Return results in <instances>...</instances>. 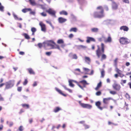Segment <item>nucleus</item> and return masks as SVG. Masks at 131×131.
I'll list each match as a JSON object with an SVG mask.
<instances>
[{
  "instance_id": "obj_10",
  "label": "nucleus",
  "mask_w": 131,
  "mask_h": 131,
  "mask_svg": "<svg viewBox=\"0 0 131 131\" xmlns=\"http://www.w3.org/2000/svg\"><path fill=\"white\" fill-rule=\"evenodd\" d=\"M30 4L32 6H42V5L36 3L35 0H29Z\"/></svg>"
},
{
  "instance_id": "obj_55",
  "label": "nucleus",
  "mask_w": 131,
  "mask_h": 131,
  "mask_svg": "<svg viewBox=\"0 0 131 131\" xmlns=\"http://www.w3.org/2000/svg\"><path fill=\"white\" fill-rule=\"evenodd\" d=\"M19 130L20 131H22L23 130V127L21 126H20L19 128Z\"/></svg>"
},
{
  "instance_id": "obj_14",
  "label": "nucleus",
  "mask_w": 131,
  "mask_h": 131,
  "mask_svg": "<svg viewBox=\"0 0 131 131\" xmlns=\"http://www.w3.org/2000/svg\"><path fill=\"white\" fill-rule=\"evenodd\" d=\"M58 21L60 23H63L67 21V19H66L63 18L62 17H60L58 18Z\"/></svg>"
},
{
  "instance_id": "obj_3",
  "label": "nucleus",
  "mask_w": 131,
  "mask_h": 131,
  "mask_svg": "<svg viewBox=\"0 0 131 131\" xmlns=\"http://www.w3.org/2000/svg\"><path fill=\"white\" fill-rule=\"evenodd\" d=\"M101 50H100L99 47L98 46V49L96 51V54L99 58L101 55L104 52V48L105 45L103 43H101Z\"/></svg>"
},
{
  "instance_id": "obj_23",
  "label": "nucleus",
  "mask_w": 131,
  "mask_h": 131,
  "mask_svg": "<svg viewBox=\"0 0 131 131\" xmlns=\"http://www.w3.org/2000/svg\"><path fill=\"white\" fill-rule=\"evenodd\" d=\"M28 70L30 74H35V72L31 68L28 69Z\"/></svg>"
},
{
  "instance_id": "obj_6",
  "label": "nucleus",
  "mask_w": 131,
  "mask_h": 131,
  "mask_svg": "<svg viewBox=\"0 0 131 131\" xmlns=\"http://www.w3.org/2000/svg\"><path fill=\"white\" fill-rule=\"evenodd\" d=\"M39 25L41 28V30L44 32L46 31V25L42 22L39 23Z\"/></svg>"
},
{
  "instance_id": "obj_51",
  "label": "nucleus",
  "mask_w": 131,
  "mask_h": 131,
  "mask_svg": "<svg viewBox=\"0 0 131 131\" xmlns=\"http://www.w3.org/2000/svg\"><path fill=\"white\" fill-rule=\"evenodd\" d=\"M119 74V76L121 78L123 77L124 76V74H122L121 73Z\"/></svg>"
},
{
  "instance_id": "obj_7",
  "label": "nucleus",
  "mask_w": 131,
  "mask_h": 131,
  "mask_svg": "<svg viewBox=\"0 0 131 131\" xmlns=\"http://www.w3.org/2000/svg\"><path fill=\"white\" fill-rule=\"evenodd\" d=\"M46 12L52 16H55V14L56 12L52 9L50 8L46 10Z\"/></svg>"
},
{
  "instance_id": "obj_8",
  "label": "nucleus",
  "mask_w": 131,
  "mask_h": 131,
  "mask_svg": "<svg viewBox=\"0 0 131 131\" xmlns=\"http://www.w3.org/2000/svg\"><path fill=\"white\" fill-rule=\"evenodd\" d=\"M112 86L114 89L117 91H119L121 88V86L119 84L116 83H114L113 85Z\"/></svg>"
},
{
  "instance_id": "obj_57",
  "label": "nucleus",
  "mask_w": 131,
  "mask_h": 131,
  "mask_svg": "<svg viewBox=\"0 0 131 131\" xmlns=\"http://www.w3.org/2000/svg\"><path fill=\"white\" fill-rule=\"evenodd\" d=\"M37 83L36 82H35L33 84V86H36L37 85Z\"/></svg>"
},
{
  "instance_id": "obj_9",
  "label": "nucleus",
  "mask_w": 131,
  "mask_h": 131,
  "mask_svg": "<svg viewBox=\"0 0 131 131\" xmlns=\"http://www.w3.org/2000/svg\"><path fill=\"white\" fill-rule=\"evenodd\" d=\"M82 107L84 108H86L88 109H91L92 107V106L89 104H82Z\"/></svg>"
},
{
  "instance_id": "obj_62",
  "label": "nucleus",
  "mask_w": 131,
  "mask_h": 131,
  "mask_svg": "<svg viewBox=\"0 0 131 131\" xmlns=\"http://www.w3.org/2000/svg\"><path fill=\"white\" fill-rule=\"evenodd\" d=\"M94 73V71L93 70H92L91 71V73L90 74H88L90 75H92Z\"/></svg>"
},
{
  "instance_id": "obj_19",
  "label": "nucleus",
  "mask_w": 131,
  "mask_h": 131,
  "mask_svg": "<svg viewBox=\"0 0 131 131\" xmlns=\"http://www.w3.org/2000/svg\"><path fill=\"white\" fill-rule=\"evenodd\" d=\"M112 8L114 9H116L117 8V5L114 2H112Z\"/></svg>"
},
{
  "instance_id": "obj_63",
  "label": "nucleus",
  "mask_w": 131,
  "mask_h": 131,
  "mask_svg": "<svg viewBox=\"0 0 131 131\" xmlns=\"http://www.w3.org/2000/svg\"><path fill=\"white\" fill-rule=\"evenodd\" d=\"M4 100L3 98L0 95V101H3Z\"/></svg>"
},
{
  "instance_id": "obj_17",
  "label": "nucleus",
  "mask_w": 131,
  "mask_h": 131,
  "mask_svg": "<svg viewBox=\"0 0 131 131\" xmlns=\"http://www.w3.org/2000/svg\"><path fill=\"white\" fill-rule=\"evenodd\" d=\"M56 90L58 92H59L60 94H61L62 95H63V96H66V95L65 94H63L62 92V91L60 90H59V89L57 88H55Z\"/></svg>"
},
{
  "instance_id": "obj_40",
  "label": "nucleus",
  "mask_w": 131,
  "mask_h": 131,
  "mask_svg": "<svg viewBox=\"0 0 131 131\" xmlns=\"http://www.w3.org/2000/svg\"><path fill=\"white\" fill-rule=\"evenodd\" d=\"M31 30L32 32H35L36 31V29L34 27H32L31 28Z\"/></svg>"
},
{
  "instance_id": "obj_60",
  "label": "nucleus",
  "mask_w": 131,
  "mask_h": 131,
  "mask_svg": "<svg viewBox=\"0 0 131 131\" xmlns=\"http://www.w3.org/2000/svg\"><path fill=\"white\" fill-rule=\"evenodd\" d=\"M84 126L85 129L89 128V126L87 125H84Z\"/></svg>"
},
{
  "instance_id": "obj_26",
  "label": "nucleus",
  "mask_w": 131,
  "mask_h": 131,
  "mask_svg": "<svg viewBox=\"0 0 131 131\" xmlns=\"http://www.w3.org/2000/svg\"><path fill=\"white\" fill-rule=\"evenodd\" d=\"M83 70L85 72L86 74H88V72L90 71V70L88 68H83Z\"/></svg>"
},
{
  "instance_id": "obj_36",
  "label": "nucleus",
  "mask_w": 131,
  "mask_h": 131,
  "mask_svg": "<svg viewBox=\"0 0 131 131\" xmlns=\"http://www.w3.org/2000/svg\"><path fill=\"white\" fill-rule=\"evenodd\" d=\"M101 77H103L105 75V72L104 70H102L101 71Z\"/></svg>"
},
{
  "instance_id": "obj_21",
  "label": "nucleus",
  "mask_w": 131,
  "mask_h": 131,
  "mask_svg": "<svg viewBox=\"0 0 131 131\" xmlns=\"http://www.w3.org/2000/svg\"><path fill=\"white\" fill-rule=\"evenodd\" d=\"M102 85V82H100L97 85V87L95 88V90H97L100 88Z\"/></svg>"
},
{
  "instance_id": "obj_4",
  "label": "nucleus",
  "mask_w": 131,
  "mask_h": 131,
  "mask_svg": "<svg viewBox=\"0 0 131 131\" xmlns=\"http://www.w3.org/2000/svg\"><path fill=\"white\" fill-rule=\"evenodd\" d=\"M15 81L14 80H10L6 82L5 84L6 85L5 89H10L13 87Z\"/></svg>"
},
{
  "instance_id": "obj_18",
  "label": "nucleus",
  "mask_w": 131,
  "mask_h": 131,
  "mask_svg": "<svg viewBox=\"0 0 131 131\" xmlns=\"http://www.w3.org/2000/svg\"><path fill=\"white\" fill-rule=\"evenodd\" d=\"M87 40L86 42L88 43H89L91 41H95V40L94 38L92 37H87Z\"/></svg>"
},
{
  "instance_id": "obj_15",
  "label": "nucleus",
  "mask_w": 131,
  "mask_h": 131,
  "mask_svg": "<svg viewBox=\"0 0 131 131\" xmlns=\"http://www.w3.org/2000/svg\"><path fill=\"white\" fill-rule=\"evenodd\" d=\"M120 29L123 30L124 31H127L128 30L129 28L126 26H122L120 27Z\"/></svg>"
},
{
  "instance_id": "obj_54",
  "label": "nucleus",
  "mask_w": 131,
  "mask_h": 131,
  "mask_svg": "<svg viewBox=\"0 0 131 131\" xmlns=\"http://www.w3.org/2000/svg\"><path fill=\"white\" fill-rule=\"evenodd\" d=\"M77 85L82 89L83 90V88L82 86H81V85H79V83H78V84H77Z\"/></svg>"
},
{
  "instance_id": "obj_39",
  "label": "nucleus",
  "mask_w": 131,
  "mask_h": 131,
  "mask_svg": "<svg viewBox=\"0 0 131 131\" xmlns=\"http://www.w3.org/2000/svg\"><path fill=\"white\" fill-rule=\"evenodd\" d=\"M118 59L117 58H116L114 60V64L115 66H117V62Z\"/></svg>"
},
{
  "instance_id": "obj_59",
  "label": "nucleus",
  "mask_w": 131,
  "mask_h": 131,
  "mask_svg": "<svg viewBox=\"0 0 131 131\" xmlns=\"http://www.w3.org/2000/svg\"><path fill=\"white\" fill-rule=\"evenodd\" d=\"M126 80H121V82H123V83H125L126 82Z\"/></svg>"
},
{
  "instance_id": "obj_16",
  "label": "nucleus",
  "mask_w": 131,
  "mask_h": 131,
  "mask_svg": "<svg viewBox=\"0 0 131 131\" xmlns=\"http://www.w3.org/2000/svg\"><path fill=\"white\" fill-rule=\"evenodd\" d=\"M84 60L87 63L89 64L91 62V59L90 58L88 57L85 56L84 57Z\"/></svg>"
},
{
  "instance_id": "obj_5",
  "label": "nucleus",
  "mask_w": 131,
  "mask_h": 131,
  "mask_svg": "<svg viewBox=\"0 0 131 131\" xmlns=\"http://www.w3.org/2000/svg\"><path fill=\"white\" fill-rule=\"evenodd\" d=\"M119 42L122 44H126L129 43L128 39L124 37L121 38L119 39Z\"/></svg>"
},
{
  "instance_id": "obj_33",
  "label": "nucleus",
  "mask_w": 131,
  "mask_h": 131,
  "mask_svg": "<svg viewBox=\"0 0 131 131\" xmlns=\"http://www.w3.org/2000/svg\"><path fill=\"white\" fill-rule=\"evenodd\" d=\"M46 21L47 23L49 24L52 27L53 29H54V27L52 25L50 21L48 20H46Z\"/></svg>"
},
{
  "instance_id": "obj_46",
  "label": "nucleus",
  "mask_w": 131,
  "mask_h": 131,
  "mask_svg": "<svg viewBox=\"0 0 131 131\" xmlns=\"http://www.w3.org/2000/svg\"><path fill=\"white\" fill-rule=\"evenodd\" d=\"M72 58L73 59H77V57L76 54H74L73 55Z\"/></svg>"
},
{
  "instance_id": "obj_34",
  "label": "nucleus",
  "mask_w": 131,
  "mask_h": 131,
  "mask_svg": "<svg viewBox=\"0 0 131 131\" xmlns=\"http://www.w3.org/2000/svg\"><path fill=\"white\" fill-rule=\"evenodd\" d=\"M92 31L93 32H97L98 31V29L97 28H93L91 29Z\"/></svg>"
},
{
  "instance_id": "obj_30",
  "label": "nucleus",
  "mask_w": 131,
  "mask_h": 131,
  "mask_svg": "<svg viewBox=\"0 0 131 131\" xmlns=\"http://www.w3.org/2000/svg\"><path fill=\"white\" fill-rule=\"evenodd\" d=\"M77 30V29L76 28H72L70 30V31H74L76 32Z\"/></svg>"
},
{
  "instance_id": "obj_50",
  "label": "nucleus",
  "mask_w": 131,
  "mask_h": 131,
  "mask_svg": "<svg viewBox=\"0 0 131 131\" xmlns=\"http://www.w3.org/2000/svg\"><path fill=\"white\" fill-rule=\"evenodd\" d=\"M125 96L126 97L127 99H130V96L128 94H126Z\"/></svg>"
},
{
  "instance_id": "obj_35",
  "label": "nucleus",
  "mask_w": 131,
  "mask_h": 131,
  "mask_svg": "<svg viewBox=\"0 0 131 131\" xmlns=\"http://www.w3.org/2000/svg\"><path fill=\"white\" fill-rule=\"evenodd\" d=\"M57 43L59 44L62 43H64V41L62 39H59L57 41Z\"/></svg>"
},
{
  "instance_id": "obj_27",
  "label": "nucleus",
  "mask_w": 131,
  "mask_h": 131,
  "mask_svg": "<svg viewBox=\"0 0 131 131\" xmlns=\"http://www.w3.org/2000/svg\"><path fill=\"white\" fill-rule=\"evenodd\" d=\"M60 14H63L64 15H67L68 14L67 12L64 10H63L60 12Z\"/></svg>"
},
{
  "instance_id": "obj_52",
  "label": "nucleus",
  "mask_w": 131,
  "mask_h": 131,
  "mask_svg": "<svg viewBox=\"0 0 131 131\" xmlns=\"http://www.w3.org/2000/svg\"><path fill=\"white\" fill-rule=\"evenodd\" d=\"M69 80L71 81V82H74L76 83L77 84H78V82L75 81L71 80Z\"/></svg>"
},
{
  "instance_id": "obj_11",
  "label": "nucleus",
  "mask_w": 131,
  "mask_h": 131,
  "mask_svg": "<svg viewBox=\"0 0 131 131\" xmlns=\"http://www.w3.org/2000/svg\"><path fill=\"white\" fill-rule=\"evenodd\" d=\"M103 39H104V42L105 43L111 42L112 41V39L111 37L110 36H109L107 39H106L105 37L102 38Z\"/></svg>"
},
{
  "instance_id": "obj_45",
  "label": "nucleus",
  "mask_w": 131,
  "mask_h": 131,
  "mask_svg": "<svg viewBox=\"0 0 131 131\" xmlns=\"http://www.w3.org/2000/svg\"><path fill=\"white\" fill-rule=\"evenodd\" d=\"M101 92L100 91H98L96 93V94L97 96H99L101 95Z\"/></svg>"
},
{
  "instance_id": "obj_43",
  "label": "nucleus",
  "mask_w": 131,
  "mask_h": 131,
  "mask_svg": "<svg viewBox=\"0 0 131 131\" xmlns=\"http://www.w3.org/2000/svg\"><path fill=\"white\" fill-rule=\"evenodd\" d=\"M110 92L111 94L113 95H115L116 94V92L114 91H110Z\"/></svg>"
},
{
  "instance_id": "obj_13",
  "label": "nucleus",
  "mask_w": 131,
  "mask_h": 131,
  "mask_svg": "<svg viewBox=\"0 0 131 131\" xmlns=\"http://www.w3.org/2000/svg\"><path fill=\"white\" fill-rule=\"evenodd\" d=\"M101 105V103L99 101L95 103V105L97 107V108L102 110H103V108L100 106Z\"/></svg>"
},
{
  "instance_id": "obj_48",
  "label": "nucleus",
  "mask_w": 131,
  "mask_h": 131,
  "mask_svg": "<svg viewBox=\"0 0 131 131\" xmlns=\"http://www.w3.org/2000/svg\"><path fill=\"white\" fill-rule=\"evenodd\" d=\"M22 87H19L18 88L17 90L18 91L20 92L21 91Z\"/></svg>"
},
{
  "instance_id": "obj_22",
  "label": "nucleus",
  "mask_w": 131,
  "mask_h": 131,
  "mask_svg": "<svg viewBox=\"0 0 131 131\" xmlns=\"http://www.w3.org/2000/svg\"><path fill=\"white\" fill-rule=\"evenodd\" d=\"M25 37V38L27 39H29L30 38V37L26 33H24L22 34Z\"/></svg>"
},
{
  "instance_id": "obj_20",
  "label": "nucleus",
  "mask_w": 131,
  "mask_h": 131,
  "mask_svg": "<svg viewBox=\"0 0 131 131\" xmlns=\"http://www.w3.org/2000/svg\"><path fill=\"white\" fill-rule=\"evenodd\" d=\"M31 9L30 8H25L23 9L22 11L24 13H26L28 11H31Z\"/></svg>"
},
{
  "instance_id": "obj_32",
  "label": "nucleus",
  "mask_w": 131,
  "mask_h": 131,
  "mask_svg": "<svg viewBox=\"0 0 131 131\" xmlns=\"http://www.w3.org/2000/svg\"><path fill=\"white\" fill-rule=\"evenodd\" d=\"M4 8V6L1 5V3L0 2V10L2 12H3Z\"/></svg>"
},
{
  "instance_id": "obj_25",
  "label": "nucleus",
  "mask_w": 131,
  "mask_h": 131,
  "mask_svg": "<svg viewBox=\"0 0 131 131\" xmlns=\"http://www.w3.org/2000/svg\"><path fill=\"white\" fill-rule=\"evenodd\" d=\"M62 86L65 89V90L68 91L69 92L71 93H72V90L70 89L67 88H66V86L63 85Z\"/></svg>"
},
{
  "instance_id": "obj_37",
  "label": "nucleus",
  "mask_w": 131,
  "mask_h": 131,
  "mask_svg": "<svg viewBox=\"0 0 131 131\" xmlns=\"http://www.w3.org/2000/svg\"><path fill=\"white\" fill-rule=\"evenodd\" d=\"M15 20H18L19 19L17 17V16L14 13L13 14Z\"/></svg>"
},
{
  "instance_id": "obj_12",
  "label": "nucleus",
  "mask_w": 131,
  "mask_h": 131,
  "mask_svg": "<svg viewBox=\"0 0 131 131\" xmlns=\"http://www.w3.org/2000/svg\"><path fill=\"white\" fill-rule=\"evenodd\" d=\"M112 100V99L110 97L107 98H104L103 99V102L105 104H107L108 103L109 100Z\"/></svg>"
},
{
  "instance_id": "obj_24",
  "label": "nucleus",
  "mask_w": 131,
  "mask_h": 131,
  "mask_svg": "<svg viewBox=\"0 0 131 131\" xmlns=\"http://www.w3.org/2000/svg\"><path fill=\"white\" fill-rule=\"evenodd\" d=\"M80 83H82L83 84L89 85V83H88L85 80H83L80 81Z\"/></svg>"
},
{
  "instance_id": "obj_61",
  "label": "nucleus",
  "mask_w": 131,
  "mask_h": 131,
  "mask_svg": "<svg viewBox=\"0 0 131 131\" xmlns=\"http://www.w3.org/2000/svg\"><path fill=\"white\" fill-rule=\"evenodd\" d=\"M130 65V63L129 62H127L126 63V65L127 66H128Z\"/></svg>"
},
{
  "instance_id": "obj_31",
  "label": "nucleus",
  "mask_w": 131,
  "mask_h": 131,
  "mask_svg": "<svg viewBox=\"0 0 131 131\" xmlns=\"http://www.w3.org/2000/svg\"><path fill=\"white\" fill-rule=\"evenodd\" d=\"M106 56L105 54H102V56L101 60L102 61L103 59H105L106 58Z\"/></svg>"
},
{
  "instance_id": "obj_38",
  "label": "nucleus",
  "mask_w": 131,
  "mask_h": 131,
  "mask_svg": "<svg viewBox=\"0 0 131 131\" xmlns=\"http://www.w3.org/2000/svg\"><path fill=\"white\" fill-rule=\"evenodd\" d=\"M40 14L42 16H43V17H45L47 16L46 14L44 12H43L42 13H40Z\"/></svg>"
},
{
  "instance_id": "obj_29",
  "label": "nucleus",
  "mask_w": 131,
  "mask_h": 131,
  "mask_svg": "<svg viewBox=\"0 0 131 131\" xmlns=\"http://www.w3.org/2000/svg\"><path fill=\"white\" fill-rule=\"evenodd\" d=\"M71 81L69 80V85L71 87H73L74 86V85L72 84Z\"/></svg>"
},
{
  "instance_id": "obj_56",
  "label": "nucleus",
  "mask_w": 131,
  "mask_h": 131,
  "mask_svg": "<svg viewBox=\"0 0 131 131\" xmlns=\"http://www.w3.org/2000/svg\"><path fill=\"white\" fill-rule=\"evenodd\" d=\"M73 36V35L72 34H70L69 36V37L70 38H71Z\"/></svg>"
},
{
  "instance_id": "obj_42",
  "label": "nucleus",
  "mask_w": 131,
  "mask_h": 131,
  "mask_svg": "<svg viewBox=\"0 0 131 131\" xmlns=\"http://www.w3.org/2000/svg\"><path fill=\"white\" fill-rule=\"evenodd\" d=\"M116 71L118 74H120L122 72V71L118 68L116 69Z\"/></svg>"
},
{
  "instance_id": "obj_64",
  "label": "nucleus",
  "mask_w": 131,
  "mask_h": 131,
  "mask_svg": "<svg viewBox=\"0 0 131 131\" xmlns=\"http://www.w3.org/2000/svg\"><path fill=\"white\" fill-rule=\"evenodd\" d=\"M19 54L21 55H23L24 54V53L23 52L21 51L20 52Z\"/></svg>"
},
{
  "instance_id": "obj_58",
  "label": "nucleus",
  "mask_w": 131,
  "mask_h": 131,
  "mask_svg": "<svg viewBox=\"0 0 131 131\" xmlns=\"http://www.w3.org/2000/svg\"><path fill=\"white\" fill-rule=\"evenodd\" d=\"M65 46V44L63 43H62V44L61 45V47L62 48L64 47Z\"/></svg>"
},
{
  "instance_id": "obj_44",
  "label": "nucleus",
  "mask_w": 131,
  "mask_h": 131,
  "mask_svg": "<svg viewBox=\"0 0 131 131\" xmlns=\"http://www.w3.org/2000/svg\"><path fill=\"white\" fill-rule=\"evenodd\" d=\"M103 37H104L102 36V37L99 38L98 39V40L100 41H102L103 40L104 41V39H103V38H102Z\"/></svg>"
},
{
  "instance_id": "obj_41",
  "label": "nucleus",
  "mask_w": 131,
  "mask_h": 131,
  "mask_svg": "<svg viewBox=\"0 0 131 131\" xmlns=\"http://www.w3.org/2000/svg\"><path fill=\"white\" fill-rule=\"evenodd\" d=\"M22 106L23 107H26V108H28L29 107V105L28 104H23L22 105Z\"/></svg>"
},
{
  "instance_id": "obj_53",
  "label": "nucleus",
  "mask_w": 131,
  "mask_h": 131,
  "mask_svg": "<svg viewBox=\"0 0 131 131\" xmlns=\"http://www.w3.org/2000/svg\"><path fill=\"white\" fill-rule=\"evenodd\" d=\"M13 125V123L12 122H9V125L10 127H11Z\"/></svg>"
},
{
  "instance_id": "obj_2",
  "label": "nucleus",
  "mask_w": 131,
  "mask_h": 131,
  "mask_svg": "<svg viewBox=\"0 0 131 131\" xmlns=\"http://www.w3.org/2000/svg\"><path fill=\"white\" fill-rule=\"evenodd\" d=\"M97 10L100 11V12H99L98 13L95 12L94 14V17H95L101 18L104 16L103 14V7L101 6H99L97 8Z\"/></svg>"
},
{
  "instance_id": "obj_49",
  "label": "nucleus",
  "mask_w": 131,
  "mask_h": 131,
  "mask_svg": "<svg viewBox=\"0 0 131 131\" xmlns=\"http://www.w3.org/2000/svg\"><path fill=\"white\" fill-rule=\"evenodd\" d=\"M28 82V81L26 79L25 80V81L23 83V85H25L27 84Z\"/></svg>"
},
{
  "instance_id": "obj_28",
  "label": "nucleus",
  "mask_w": 131,
  "mask_h": 131,
  "mask_svg": "<svg viewBox=\"0 0 131 131\" xmlns=\"http://www.w3.org/2000/svg\"><path fill=\"white\" fill-rule=\"evenodd\" d=\"M61 109L59 107H56L54 110V111L55 112H58L59 110H61Z\"/></svg>"
},
{
  "instance_id": "obj_47",
  "label": "nucleus",
  "mask_w": 131,
  "mask_h": 131,
  "mask_svg": "<svg viewBox=\"0 0 131 131\" xmlns=\"http://www.w3.org/2000/svg\"><path fill=\"white\" fill-rule=\"evenodd\" d=\"M51 52H47L46 53V54L48 56H49L50 55Z\"/></svg>"
},
{
  "instance_id": "obj_1",
  "label": "nucleus",
  "mask_w": 131,
  "mask_h": 131,
  "mask_svg": "<svg viewBox=\"0 0 131 131\" xmlns=\"http://www.w3.org/2000/svg\"><path fill=\"white\" fill-rule=\"evenodd\" d=\"M38 45L39 47L41 48L42 46L43 47L46 49H48V47H51V49L57 48L60 50V48L59 46L56 44L52 40L46 41L44 42L42 44L41 43H39Z\"/></svg>"
}]
</instances>
